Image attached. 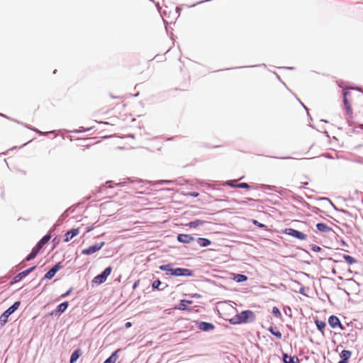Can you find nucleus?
Instances as JSON below:
<instances>
[{
  "label": "nucleus",
  "mask_w": 363,
  "mask_h": 363,
  "mask_svg": "<svg viewBox=\"0 0 363 363\" xmlns=\"http://www.w3.org/2000/svg\"><path fill=\"white\" fill-rule=\"evenodd\" d=\"M323 297H319V299H321V301H324V298H329L328 295L326 293L323 292L322 293Z\"/></svg>",
  "instance_id": "09e8293b"
},
{
  "label": "nucleus",
  "mask_w": 363,
  "mask_h": 363,
  "mask_svg": "<svg viewBox=\"0 0 363 363\" xmlns=\"http://www.w3.org/2000/svg\"><path fill=\"white\" fill-rule=\"evenodd\" d=\"M282 362L284 363H300L297 356H291L284 352H282Z\"/></svg>",
  "instance_id": "6ab92c4d"
},
{
  "label": "nucleus",
  "mask_w": 363,
  "mask_h": 363,
  "mask_svg": "<svg viewBox=\"0 0 363 363\" xmlns=\"http://www.w3.org/2000/svg\"><path fill=\"white\" fill-rule=\"evenodd\" d=\"M21 301H15L0 315V327H3L8 322L9 317L12 315L20 306Z\"/></svg>",
  "instance_id": "20e7f679"
},
{
  "label": "nucleus",
  "mask_w": 363,
  "mask_h": 363,
  "mask_svg": "<svg viewBox=\"0 0 363 363\" xmlns=\"http://www.w3.org/2000/svg\"><path fill=\"white\" fill-rule=\"evenodd\" d=\"M94 229V226L91 225V226H87L86 228V231L85 233H89L91 232V230H93Z\"/></svg>",
  "instance_id": "de8ad7c7"
},
{
  "label": "nucleus",
  "mask_w": 363,
  "mask_h": 363,
  "mask_svg": "<svg viewBox=\"0 0 363 363\" xmlns=\"http://www.w3.org/2000/svg\"><path fill=\"white\" fill-rule=\"evenodd\" d=\"M72 289H73L72 288L69 289L65 293L62 294L60 296V298H65L69 296L70 295V294L72 293Z\"/></svg>",
  "instance_id": "ea45409f"
},
{
  "label": "nucleus",
  "mask_w": 363,
  "mask_h": 363,
  "mask_svg": "<svg viewBox=\"0 0 363 363\" xmlns=\"http://www.w3.org/2000/svg\"><path fill=\"white\" fill-rule=\"evenodd\" d=\"M172 264L168 263L166 264H162L159 267L161 271L165 272L167 275L175 277V268L172 267Z\"/></svg>",
  "instance_id": "a211bd4d"
},
{
  "label": "nucleus",
  "mask_w": 363,
  "mask_h": 363,
  "mask_svg": "<svg viewBox=\"0 0 363 363\" xmlns=\"http://www.w3.org/2000/svg\"><path fill=\"white\" fill-rule=\"evenodd\" d=\"M197 243L202 247L210 246L212 243L211 240L206 238H199L196 240Z\"/></svg>",
  "instance_id": "bb28decb"
},
{
  "label": "nucleus",
  "mask_w": 363,
  "mask_h": 363,
  "mask_svg": "<svg viewBox=\"0 0 363 363\" xmlns=\"http://www.w3.org/2000/svg\"><path fill=\"white\" fill-rule=\"evenodd\" d=\"M320 262H327L328 259H320Z\"/></svg>",
  "instance_id": "69168bd1"
},
{
  "label": "nucleus",
  "mask_w": 363,
  "mask_h": 363,
  "mask_svg": "<svg viewBox=\"0 0 363 363\" xmlns=\"http://www.w3.org/2000/svg\"><path fill=\"white\" fill-rule=\"evenodd\" d=\"M350 94V92L346 91L342 93V97H343V104L345 107V109L347 111V113L351 116L352 114V109L350 104L349 101L347 100V95Z\"/></svg>",
  "instance_id": "412c9836"
},
{
  "label": "nucleus",
  "mask_w": 363,
  "mask_h": 363,
  "mask_svg": "<svg viewBox=\"0 0 363 363\" xmlns=\"http://www.w3.org/2000/svg\"><path fill=\"white\" fill-rule=\"evenodd\" d=\"M267 330L277 339L280 340L282 337L281 333L277 329L276 326L271 323L270 326L267 328Z\"/></svg>",
  "instance_id": "b1692460"
},
{
  "label": "nucleus",
  "mask_w": 363,
  "mask_h": 363,
  "mask_svg": "<svg viewBox=\"0 0 363 363\" xmlns=\"http://www.w3.org/2000/svg\"><path fill=\"white\" fill-rule=\"evenodd\" d=\"M286 326L291 332H295V329L291 325H287Z\"/></svg>",
  "instance_id": "6e6d98bb"
},
{
  "label": "nucleus",
  "mask_w": 363,
  "mask_h": 363,
  "mask_svg": "<svg viewBox=\"0 0 363 363\" xmlns=\"http://www.w3.org/2000/svg\"><path fill=\"white\" fill-rule=\"evenodd\" d=\"M142 182H143V181L142 179H133L130 177H127V178L124 179V181L118 182V183H116V184H114V185L116 186L122 187V186H125L128 184H140ZM113 184V181H111V180L107 181V182H106V183L104 184H103L99 187L97 192L102 193L106 188H112Z\"/></svg>",
  "instance_id": "7ed1b4c3"
},
{
  "label": "nucleus",
  "mask_w": 363,
  "mask_h": 363,
  "mask_svg": "<svg viewBox=\"0 0 363 363\" xmlns=\"http://www.w3.org/2000/svg\"><path fill=\"white\" fill-rule=\"evenodd\" d=\"M326 327V323L324 321L319 320V331H322Z\"/></svg>",
  "instance_id": "37998d69"
},
{
  "label": "nucleus",
  "mask_w": 363,
  "mask_h": 363,
  "mask_svg": "<svg viewBox=\"0 0 363 363\" xmlns=\"http://www.w3.org/2000/svg\"><path fill=\"white\" fill-rule=\"evenodd\" d=\"M345 285L347 289L352 293L357 294L360 291L359 284L354 279H346Z\"/></svg>",
  "instance_id": "ddd939ff"
},
{
  "label": "nucleus",
  "mask_w": 363,
  "mask_h": 363,
  "mask_svg": "<svg viewBox=\"0 0 363 363\" xmlns=\"http://www.w3.org/2000/svg\"><path fill=\"white\" fill-rule=\"evenodd\" d=\"M186 195L193 198H196L199 196V194L197 191H190L187 193Z\"/></svg>",
  "instance_id": "79ce46f5"
},
{
  "label": "nucleus",
  "mask_w": 363,
  "mask_h": 363,
  "mask_svg": "<svg viewBox=\"0 0 363 363\" xmlns=\"http://www.w3.org/2000/svg\"><path fill=\"white\" fill-rule=\"evenodd\" d=\"M139 284H140V280L139 279L135 281L133 283V286H132L133 289V290L136 289V288L138 286Z\"/></svg>",
  "instance_id": "a18cd8bd"
},
{
  "label": "nucleus",
  "mask_w": 363,
  "mask_h": 363,
  "mask_svg": "<svg viewBox=\"0 0 363 363\" xmlns=\"http://www.w3.org/2000/svg\"><path fill=\"white\" fill-rule=\"evenodd\" d=\"M175 182V181L174 180H167V179H161V180H157V181H155V182H151V184L152 186H157V185H162V184H174Z\"/></svg>",
  "instance_id": "7c9ffc66"
},
{
  "label": "nucleus",
  "mask_w": 363,
  "mask_h": 363,
  "mask_svg": "<svg viewBox=\"0 0 363 363\" xmlns=\"http://www.w3.org/2000/svg\"><path fill=\"white\" fill-rule=\"evenodd\" d=\"M82 352L80 348L75 349L71 354L69 358V363H75L77 359L82 356Z\"/></svg>",
  "instance_id": "5701e85b"
},
{
  "label": "nucleus",
  "mask_w": 363,
  "mask_h": 363,
  "mask_svg": "<svg viewBox=\"0 0 363 363\" xmlns=\"http://www.w3.org/2000/svg\"><path fill=\"white\" fill-rule=\"evenodd\" d=\"M131 326H132V323H131L130 322H126V323H125V327L126 328H130Z\"/></svg>",
  "instance_id": "5fc2aeb1"
},
{
  "label": "nucleus",
  "mask_w": 363,
  "mask_h": 363,
  "mask_svg": "<svg viewBox=\"0 0 363 363\" xmlns=\"http://www.w3.org/2000/svg\"><path fill=\"white\" fill-rule=\"evenodd\" d=\"M189 296L190 297L194 298H201V295L199 294H189Z\"/></svg>",
  "instance_id": "c03bdc74"
},
{
  "label": "nucleus",
  "mask_w": 363,
  "mask_h": 363,
  "mask_svg": "<svg viewBox=\"0 0 363 363\" xmlns=\"http://www.w3.org/2000/svg\"><path fill=\"white\" fill-rule=\"evenodd\" d=\"M62 268V265L61 262H57L55 265H53L50 269H49L44 275V277L41 279L39 284H41L44 280H50L52 279L57 272Z\"/></svg>",
  "instance_id": "0eeeda50"
},
{
  "label": "nucleus",
  "mask_w": 363,
  "mask_h": 363,
  "mask_svg": "<svg viewBox=\"0 0 363 363\" xmlns=\"http://www.w3.org/2000/svg\"><path fill=\"white\" fill-rule=\"evenodd\" d=\"M313 321H314V324L315 325L316 328H318V316H313Z\"/></svg>",
  "instance_id": "603ef678"
},
{
  "label": "nucleus",
  "mask_w": 363,
  "mask_h": 363,
  "mask_svg": "<svg viewBox=\"0 0 363 363\" xmlns=\"http://www.w3.org/2000/svg\"><path fill=\"white\" fill-rule=\"evenodd\" d=\"M70 208H68L67 210H65L62 214L61 216H60V218H58L57 220V224L56 225H60V223L64 220L66 218H67L69 216V211Z\"/></svg>",
  "instance_id": "72a5a7b5"
},
{
  "label": "nucleus",
  "mask_w": 363,
  "mask_h": 363,
  "mask_svg": "<svg viewBox=\"0 0 363 363\" xmlns=\"http://www.w3.org/2000/svg\"><path fill=\"white\" fill-rule=\"evenodd\" d=\"M194 275L193 270L188 268L176 267L175 277H191Z\"/></svg>",
  "instance_id": "4468645a"
},
{
  "label": "nucleus",
  "mask_w": 363,
  "mask_h": 363,
  "mask_svg": "<svg viewBox=\"0 0 363 363\" xmlns=\"http://www.w3.org/2000/svg\"><path fill=\"white\" fill-rule=\"evenodd\" d=\"M177 240L180 243L189 244L195 240V238L191 235L181 233L177 235Z\"/></svg>",
  "instance_id": "f3484780"
},
{
  "label": "nucleus",
  "mask_w": 363,
  "mask_h": 363,
  "mask_svg": "<svg viewBox=\"0 0 363 363\" xmlns=\"http://www.w3.org/2000/svg\"><path fill=\"white\" fill-rule=\"evenodd\" d=\"M307 115H308V116L309 120H310V121H312L313 119H312V118H311V115H310V113H309V111H308V112H307Z\"/></svg>",
  "instance_id": "e2e57ef3"
},
{
  "label": "nucleus",
  "mask_w": 363,
  "mask_h": 363,
  "mask_svg": "<svg viewBox=\"0 0 363 363\" xmlns=\"http://www.w3.org/2000/svg\"><path fill=\"white\" fill-rule=\"evenodd\" d=\"M338 363H348V362H345V360H340V361H339Z\"/></svg>",
  "instance_id": "774afa93"
},
{
  "label": "nucleus",
  "mask_w": 363,
  "mask_h": 363,
  "mask_svg": "<svg viewBox=\"0 0 363 363\" xmlns=\"http://www.w3.org/2000/svg\"><path fill=\"white\" fill-rule=\"evenodd\" d=\"M50 239L51 235L50 233L45 235L32 248L30 252L23 259V262H30L35 259L40 251L50 240Z\"/></svg>",
  "instance_id": "f03ea898"
},
{
  "label": "nucleus",
  "mask_w": 363,
  "mask_h": 363,
  "mask_svg": "<svg viewBox=\"0 0 363 363\" xmlns=\"http://www.w3.org/2000/svg\"><path fill=\"white\" fill-rule=\"evenodd\" d=\"M328 324L333 328H340V330H345V327L341 324V322L338 317L332 315L328 318Z\"/></svg>",
  "instance_id": "2eb2a0df"
},
{
  "label": "nucleus",
  "mask_w": 363,
  "mask_h": 363,
  "mask_svg": "<svg viewBox=\"0 0 363 363\" xmlns=\"http://www.w3.org/2000/svg\"><path fill=\"white\" fill-rule=\"evenodd\" d=\"M236 188L250 189L251 188V186L247 183L242 182V183H238V184H236Z\"/></svg>",
  "instance_id": "4c0bfd02"
},
{
  "label": "nucleus",
  "mask_w": 363,
  "mask_h": 363,
  "mask_svg": "<svg viewBox=\"0 0 363 363\" xmlns=\"http://www.w3.org/2000/svg\"><path fill=\"white\" fill-rule=\"evenodd\" d=\"M284 68L286 69H294V67H284Z\"/></svg>",
  "instance_id": "052dcab7"
},
{
  "label": "nucleus",
  "mask_w": 363,
  "mask_h": 363,
  "mask_svg": "<svg viewBox=\"0 0 363 363\" xmlns=\"http://www.w3.org/2000/svg\"><path fill=\"white\" fill-rule=\"evenodd\" d=\"M311 250H313L315 252H318V245L313 244L311 247Z\"/></svg>",
  "instance_id": "49530a36"
},
{
  "label": "nucleus",
  "mask_w": 363,
  "mask_h": 363,
  "mask_svg": "<svg viewBox=\"0 0 363 363\" xmlns=\"http://www.w3.org/2000/svg\"><path fill=\"white\" fill-rule=\"evenodd\" d=\"M70 209L69 211V213L71 212V213H73L74 211V208H72V207H69Z\"/></svg>",
  "instance_id": "338daca9"
},
{
  "label": "nucleus",
  "mask_w": 363,
  "mask_h": 363,
  "mask_svg": "<svg viewBox=\"0 0 363 363\" xmlns=\"http://www.w3.org/2000/svg\"><path fill=\"white\" fill-rule=\"evenodd\" d=\"M23 125H24V127H26V128H28V129H29V130H32V129H33V128H34V127H32L31 125H28V124H24Z\"/></svg>",
  "instance_id": "4d7b16f0"
},
{
  "label": "nucleus",
  "mask_w": 363,
  "mask_h": 363,
  "mask_svg": "<svg viewBox=\"0 0 363 363\" xmlns=\"http://www.w3.org/2000/svg\"><path fill=\"white\" fill-rule=\"evenodd\" d=\"M162 282L159 279H156L152 283V290H158V291H163L164 289H160V286L162 285Z\"/></svg>",
  "instance_id": "2f4dec72"
},
{
  "label": "nucleus",
  "mask_w": 363,
  "mask_h": 363,
  "mask_svg": "<svg viewBox=\"0 0 363 363\" xmlns=\"http://www.w3.org/2000/svg\"><path fill=\"white\" fill-rule=\"evenodd\" d=\"M0 116H2V117H4V118H6L9 119V118L7 116H6L5 114H3V113H0Z\"/></svg>",
  "instance_id": "680f3d73"
},
{
  "label": "nucleus",
  "mask_w": 363,
  "mask_h": 363,
  "mask_svg": "<svg viewBox=\"0 0 363 363\" xmlns=\"http://www.w3.org/2000/svg\"><path fill=\"white\" fill-rule=\"evenodd\" d=\"M206 223L205 220H199V219H195L194 220H191L186 224V226H188L189 228H196L197 226L203 225Z\"/></svg>",
  "instance_id": "cd10ccee"
},
{
  "label": "nucleus",
  "mask_w": 363,
  "mask_h": 363,
  "mask_svg": "<svg viewBox=\"0 0 363 363\" xmlns=\"http://www.w3.org/2000/svg\"><path fill=\"white\" fill-rule=\"evenodd\" d=\"M32 130L35 132V133H37L40 135H48L49 134L54 133L55 132V130H50V131H47V132H43V131L38 130V128H36L35 127H34L33 129H32Z\"/></svg>",
  "instance_id": "c9c22d12"
},
{
  "label": "nucleus",
  "mask_w": 363,
  "mask_h": 363,
  "mask_svg": "<svg viewBox=\"0 0 363 363\" xmlns=\"http://www.w3.org/2000/svg\"><path fill=\"white\" fill-rule=\"evenodd\" d=\"M274 158H277V157H274ZM279 159H281V160H294V158L292 157H278Z\"/></svg>",
  "instance_id": "3c124183"
},
{
  "label": "nucleus",
  "mask_w": 363,
  "mask_h": 363,
  "mask_svg": "<svg viewBox=\"0 0 363 363\" xmlns=\"http://www.w3.org/2000/svg\"><path fill=\"white\" fill-rule=\"evenodd\" d=\"M319 232L323 233H334L333 230L329 227L326 223H320L319 222Z\"/></svg>",
  "instance_id": "c756f323"
},
{
  "label": "nucleus",
  "mask_w": 363,
  "mask_h": 363,
  "mask_svg": "<svg viewBox=\"0 0 363 363\" xmlns=\"http://www.w3.org/2000/svg\"><path fill=\"white\" fill-rule=\"evenodd\" d=\"M319 206H322L324 208L321 209L320 208H319V213L325 212V211H329L332 208L337 210V208L335 206L332 201L328 198L326 197L319 196Z\"/></svg>",
  "instance_id": "6e6552de"
},
{
  "label": "nucleus",
  "mask_w": 363,
  "mask_h": 363,
  "mask_svg": "<svg viewBox=\"0 0 363 363\" xmlns=\"http://www.w3.org/2000/svg\"><path fill=\"white\" fill-rule=\"evenodd\" d=\"M121 351V348L115 350L103 363H116L118 358V353Z\"/></svg>",
  "instance_id": "4be33fe9"
},
{
  "label": "nucleus",
  "mask_w": 363,
  "mask_h": 363,
  "mask_svg": "<svg viewBox=\"0 0 363 363\" xmlns=\"http://www.w3.org/2000/svg\"><path fill=\"white\" fill-rule=\"evenodd\" d=\"M37 268V265H33L32 267H28V269L19 272L16 276H14L10 281V284L13 285L21 281L23 278L28 276L29 274L33 272Z\"/></svg>",
  "instance_id": "423d86ee"
},
{
  "label": "nucleus",
  "mask_w": 363,
  "mask_h": 363,
  "mask_svg": "<svg viewBox=\"0 0 363 363\" xmlns=\"http://www.w3.org/2000/svg\"><path fill=\"white\" fill-rule=\"evenodd\" d=\"M193 301L189 299H182L179 301L177 308L180 311H191L192 308L189 307V305L192 304Z\"/></svg>",
  "instance_id": "dca6fc26"
},
{
  "label": "nucleus",
  "mask_w": 363,
  "mask_h": 363,
  "mask_svg": "<svg viewBox=\"0 0 363 363\" xmlns=\"http://www.w3.org/2000/svg\"><path fill=\"white\" fill-rule=\"evenodd\" d=\"M299 292L300 294H301L302 295H304V296H307L306 294H305V288L304 287H301L299 290Z\"/></svg>",
  "instance_id": "864d4df0"
},
{
  "label": "nucleus",
  "mask_w": 363,
  "mask_h": 363,
  "mask_svg": "<svg viewBox=\"0 0 363 363\" xmlns=\"http://www.w3.org/2000/svg\"><path fill=\"white\" fill-rule=\"evenodd\" d=\"M79 233V229L77 228H72L69 230H67L65 234L64 242H67L71 240L74 237L77 236Z\"/></svg>",
  "instance_id": "aec40b11"
},
{
  "label": "nucleus",
  "mask_w": 363,
  "mask_h": 363,
  "mask_svg": "<svg viewBox=\"0 0 363 363\" xmlns=\"http://www.w3.org/2000/svg\"><path fill=\"white\" fill-rule=\"evenodd\" d=\"M272 313L273 315L276 318H280L281 316V313L280 310L277 306H274L272 308Z\"/></svg>",
  "instance_id": "e433bc0d"
},
{
  "label": "nucleus",
  "mask_w": 363,
  "mask_h": 363,
  "mask_svg": "<svg viewBox=\"0 0 363 363\" xmlns=\"http://www.w3.org/2000/svg\"><path fill=\"white\" fill-rule=\"evenodd\" d=\"M104 241L95 243L88 247L87 248L83 249L81 253L84 255H91L100 250L104 246Z\"/></svg>",
  "instance_id": "9d476101"
},
{
  "label": "nucleus",
  "mask_w": 363,
  "mask_h": 363,
  "mask_svg": "<svg viewBox=\"0 0 363 363\" xmlns=\"http://www.w3.org/2000/svg\"><path fill=\"white\" fill-rule=\"evenodd\" d=\"M351 355H352L351 351L347 350H342V352L340 354L341 360H345L347 362H348V360L350 358Z\"/></svg>",
  "instance_id": "c85d7f7f"
},
{
  "label": "nucleus",
  "mask_w": 363,
  "mask_h": 363,
  "mask_svg": "<svg viewBox=\"0 0 363 363\" xmlns=\"http://www.w3.org/2000/svg\"><path fill=\"white\" fill-rule=\"evenodd\" d=\"M89 129L90 128L85 129L84 128H82L81 129H74L73 130H64V131L67 132V133L72 132V133H79L86 132V131L89 130Z\"/></svg>",
  "instance_id": "58836bf2"
},
{
  "label": "nucleus",
  "mask_w": 363,
  "mask_h": 363,
  "mask_svg": "<svg viewBox=\"0 0 363 363\" xmlns=\"http://www.w3.org/2000/svg\"><path fill=\"white\" fill-rule=\"evenodd\" d=\"M262 189H272L271 186L269 185H262Z\"/></svg>",
  "instance_id": "bf43d9fd"
},
{
  "label": "nucleus",
  "mask_w": 363,
  "mask_h": 363,
  "mask_svg": "<svg viewBox=\"0 0 363 363\" xmlns=\"http://www.w3.org/2000/svg\"><path fill=\"white\" fill-rule=\"evenodd\" d=\"M256 67H266V65L265 64H260V65H251V66H240V67H237L236 68Z\"/></svg>",
  "instance_id": "a19ab883"
},
{
  "label": "nucleus",
  "mask_w": 363,
  "mask_h": 363,
  "mask_svg": "<svg viewBox=\"0 0 363 363\" xmlns=\"http://www.w3.org/2000/svg\"><path fill=\"white\" fill-rule=\"evenodd\" d=\"M155 6H156L157 9L160 11V9L161 8H160V6L159 3H157V4H155Z\"/></svg>",
  "instance_id": "0e129e2a"
},
{
  "label": "nucleus",
  "mask_w": 363,
  "mask_h": 363,
  "mask_svg": "<svg viewBox=\"0 0 363 363\" xmlns=\"http://www.w3.org/2000/svg\"><path fill=\"white\" fill-rule=\"evenodd\" d=\"M343 258L345 260V262L350 265L357 262V260L354 257H353L349 255H344Z\"/></svg>",
  "instance_id": "473e14b6"
},
{
  "label": "nucleus",
  "mask_w": 363,
  "mask_h": 363,
  "mask_svg": "<svg viewBox=\"0 0 363 363\" xmlns=\"http://www.w3.org/2000/svg\"><path fill=\"white\" fill-rule=\"evenodd\" d=\"M256 315L251 310H245L229 319V323L232 325H239L252 323L255 320Z\"/></svg>",
  "instance_id": "f257e3e1"
},
{
  "label": "nucleus",
  "mask_w": 363,
  "mask_h": 363,
  "mask_svg": "<svg viewBox=\"0 0 363 363\" xmlns=\"http://www.w3.org/2000/svg\"><path fill=\"white\" fill-rule=\"evenodd\" d=\"M215 185H219V186H228L232 188H236V180H228L225 182H213Z\"/></svg>",
  "instance_id": "a878e982"
},
{
  "label": "nucleus",
  "mask_w": 363,
  "mask_h": 363,
  "mask_svg": "<svg viewBox=\"0 0 363 363\" xmlns=\"http://www.w3.org/2000/svg\"><path fill=\"white\" fill-rule=\"evenodd\" d=\"M233 279L237 283H242L248 279L247 276L243 274L233 273L232 274Z\"/></svg>",
  "instance_id": "393cba45"
},
{
  "label": "nucleus",
  "mask_w": 363,
  "mask_h": 363,
  "mask_svg": "<svg viewBox=\"0 0 363 363\" xmlns=\"http://www.w3.org/2000/svg\"><path fill=\"white\" fill-rule=\"evenodd\" d=\"M112 272V267L111 266H108L106 267L100 274L94 277V278L92 279L91 283L96 284L97 285H100L103 283H104L108 277L111 274Z\"/></svg>",
  "instance_id": "39448f33"
},
{
  "label": "nucleus",
  "mask_w": 363,
  "mask_h": 363,
  "mask_svg": "<svg viewBox=\"0 0 363 363\" xmlns=\"http://www.w3.org/2000/svg\"><path fill=\"white\" fill-rule=\"evenodd\" d=\"M297 100L300 103V104L303 107V108L306 111V112L309 111L308 108L296 97Z\"/></svg>",
  "instance_id": "8fccbe9b"
},
{
  "label": "nucleus",
  "mask_w": 363,
  "mask_h": 363,
  "mask_svg": "<svg viewBox=\"0 0 363 363\" xmlns=\"http://www.w3.org/2000/svg\"><path fill=\"white\" fill-rule=\"evenodd\" d=\"M194 323L198 329L203 332L212 331L216 328L213 323L209 322L195 320Z\"/></svg>",
  "instance_id": "f8f14e48"
},
{
  "label": "nucleus",
  "mask_w": 363,
  "mask_h": 363,
  "mask_svg": "<svg viewBox=\"0 0 363 363\" xmlns=\"http://www.w3.org/2000/svg\"><path fill=\"white\" fill-rule=\"evenodd\" d=\"M284 233L288 235H290L293 238H295L299 240H304L307 238V235L303 233V232L298 230L296 229H294L291 228H286L284 230Z\"/></svg>",
  "instance_id": "1a4fd4ad"
},
{
  "label": "nucleus",
  "mask_w": 363,
  "mask_h": 363,
  "mask_svg": "<svg viewBox=\"0 0 363 363\" xmlns=\"http://www.w3.org/2000/svg\"><path fill=\"white\" fill-rule=\"evenodd\" d=\"M69 306V301H65L59 305L52 310L50 313H49L50 316H55L59 317L61 314H62L67 309Z\"/></svg>",
  "instance_id": "9b49d317"
},
{
  "label": "nucleus",
  "mask_w": 363,
  "mask_h": 363,
  "mask_svg": "<svg viewBox=\"0 0 363 363\" xmlns=\"http://www.w3.org/2000/svg\"><path fill=\"white\" fill-rule=\"evenodd\" d=\"M252 223L259 228H262V229H264V230L268 229V227L265 224H263V223L259 222L257 220L252 219Z\"/></svg>",
  "instance_id": "f704fd0d"
},
{
  "label": "nucleus",
  "mask_w": 363,
  "mask_h": 363,
  "mask_svg": "<svg viewBox=\"0 0 363 363\" xmlns=\"http://www.w3.org/2000/svg\"><path fill=\"white\" fill-rule=\"evenodd\" d=\"M274 74H275L276 77H277V78L280 82H281V83H282L283 84H284V85H285L284 82H283L281 81V78H280L279 75L278 74H277L276 72H274Z\"/></svg>",
  "instance_id": "13d9d810"
}]
</instances>
